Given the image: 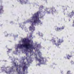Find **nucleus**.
I'll list each match as a JSON object with an SVG mask.
<instances>
[{
	"instance_id": "obj_1",
	"label": "nucleus",
	"mask_w": 74,
	"mask_h": 74,
	"mask_svg": "<svg viewBox=\"0 0 74 74\" xmlns=\"http://www.w3.org/2000/svg\"><path fill=\"white\" fill-rule=\"evenodd\" d=\"M22 41L23 43L24 44H18L16 49H18V48L22 49L23 48H25L26 49H29L31 52H32L33 49V45L32 44H30V40L24 38L23 39Z\"/></svg>"
},
{
	"instance_id": "obj_2",
	"label": "nucleus",
	"mask_w": 74,
	"mask_h": 74,
	"mask_svg": "<svg viewBox=\"0 0 74 74\" xmlns=\"http://www.w3.org/2000/svg\"><path fill=\"white\" fill-rule=\"evenodd\" d=\"M40 12H38L37 13L34 14L33 16L31 17L32 19L29 20L30 22L32 23L31 26L29 27V30L32 32H33V31L35 30V27L34 25L36 26V24L37 23L42 24V23L40 20H39V15L38 14Z\"/></svg>"
},
{
	"instance_id": "obj_3",
	"label": "nucleus",
	"mask_w": 74,
	"mask_h": 74,
	"mask_svg": "<svg viewBox=\"0 0 74 74\" xmlns=\"http://www.w3.org/2000/svg\"><path fill=\"white\" fill-rule=\"evenodd\" d=\"M40 59H38L37 58V57H35L36 59V60H37L39 62V64H44L45 63V61H46V59L45 58L42 57L41 56H39Z\"/></svg>"
},
{
	"instance_id": "obj_4",
	"label": "nucleus",
	"mask_w": 74,
	"mask_h": 74,
	"mask_svg": "<svg viewBox=\"0 0 74 74\" xmlns=\"http://www.w3.org/2000/svg\"><path fill=\"white\" fill-rule=\"evenodd\" d=\"M52 42H53V44H55L56 45H59L61 43H62V42H63V40H62V39H59V40L58 41V43H56V40H53L52 39L51 40Z\"/></svg>"
},
{
	"instance_id": "obj_5",
	"label": "nucleus",
	"mask_w": 74,
	"mask_h": 74,
	"mask_svg": "<svg viewBox=\"0 0 74 74\" xmlns=\"http://www.w3.org/2000/svg\"><path fill=\"white\" fill-rule=\"evenodd\" d=\"M26 62H24L23 63V64L25 65L23 66V70L24 74H25V69H27V66H26L27 65H28L29 64V62H28L27 64H26Z\"/></svg>"
},
{
	"instance_id": "obj_6",
	"label": "nucleus",
	"mask_w": 74,
	"mask_h": 74,
	"mask_svg": "<svg viewBox=\"0 0 74 74\" xmlns=\"http://www.w3.org/2000/svg\"><path fill=\"white\" fill-rule=\"evenodd\" d=\"M15 66H16V68H17L16 71H17L18 72V74H20V73H21V66L20 65H19V66L18 65H16V64H15ZM19 66V67L18 68V67Z\"/></svg>"
},
{
	"instance_id": "obj_7",
	"label": "nucleus",
	"mask_w": 74,
	"mask_h": 74,
	"mask_svg": "<svg viewBox=\"0 0 74 74\" xmlns=\"http://www.w3.org/2000/svg\"><path fill=\"white\" fill-rule=\"evenodd\" d=\"M64 27H65V26H62V27L61 28H59V27H57V28H56V31H57V32H59L60 30H63Z\"/></svg>"
},
{
	"instance_id": "obj_8",
	"label": "nucleus",
	"mask_w": 74,
	"mask_h": 74,
	"mask_svg": "<svg viewBox=\"0 0 74 74\" xmlns=\"http://www.w3.org/2000/svg\"><path fill=\"white\" fill-rule=\"evenodd\" d=\"M51 10H52L51 12L52 13V14H54V13H56V10L55 8L53 7H52L51 8Z\"/></svg>"
},
{
	"instance_id": "obj_9",
	"label": "nucleus",
	"mask_w": 74,
	"mask_h": 74,
	"mask_svg": "<svg viewBox=\"0 0 74 74\" xmlns=\"http://www.w3.org/2000/svg\"><path fill=\"white\" fill-rule=\"evenodd\" d=\"M4 12L3 10V6L2 5H0V13H2Z\"/></svg>"
},
{
	"instance_id": "obj_10",
	"label": "nucleus",
	"mask_w": 74,
	"mask_h": 74,
	"mask_svg": "<svg viewBox=\"0 0 74 74\" xmlns=\"http://www.w3.org/2000/svg\"><path fill=\"white\" fill-rule=\"evenodd\" d=\"M13 69H14V66H12L11 67L10 69V71H5L6 73H10L12 71H13Z\"/></svg>"
},
{
	"instance_id": "obj_11",
	"label": "nucleus",
	"mask_w": 74,
	"mask_h": 74,
	"mask_svg": "<svg viewBox=\"0 0 74 74\" xmlns=\"http://www.w3.org/2000/svg\"><path fill=\"white\" fill-rule=\"evenodd\" d=\"M72 56V55H69V54H68L67 56L66 57L68 59H70V58H71Z\"/></svg>"
},
{
	"instance_id": "obj_12",
	"label": "nucleus",
	"mask_w": 74,
	"mask_h": 74,
	"mask_svg": "<svg viewBox=\"0 0 74 74\" xmlns=\"http://www.w3.org/2000/svg\"><path fill=\"white\" fill-rule=\"evenodd\" d=\"M28 0H25V1H24V3L26 4L28 2Z\"/></svg>"
},
{
	"instance_id": "obj_13",
	"label": "nucleus",
	"mask_w": 74,
	"mask_h": 74,
	"mask_svg": "<svg viewBox=\"0 0 74 74\" xmlns=\"http://www.w3.org/2000/svg\"><path fill=\"white\" fill-rule=\"evenodd\" d=\"M48 9H47V14H49L50 13V12H49L48 11Z\"/></svg>"
},
{
	"instance_id": "obj_14",
	"label": "nucleus",
	"mask_w": 74,
	"mask_h": 74,
	"mask_svg": "<svg viewBox=\"0 0 74 74\" xmlns=\"http://www.w3.org/2000/svg\"><path fill=\"white\" fill-rule=\"evenodd\" d=\"M20 3L22 4V3H23V1H21V0H20Z\"/></svg>"
},
{
	"instance_id": "obj_15",
	"label": "nucleus",
	"mask_w": 74,
	"mask_h": 74,
	"mask_svg": "<svg viewBox=\"0 0 74 74\" xmlns=\"http://www.w3.org/2000/svg\"><path fill=\"white\" fill-rule=\"evenodd\" d=\"M67 74H70V71H68L67 72Z\"/></svg>"
},
{
	"instance_id": "obj_16",
	"label": "nucleus",
	"mask_w": 74,
	"mask_h": 74,
	"mask_svg": "<svg viewBox=\"0 0 74 74\" xmlns=\"http://www.w3.org/2000/svg\"><path fill=\"white\" fill-rule=\"evenodd\" d=\"M43 6L41 5L40 7L39 8H43Z\"/></svg>"
},
{
	"instance_id": "obj_17",
	"label": "nucleus",
	"mask_w": 74,
	"mask_h": 74,
	"mask_svg": "<svg viewBox=\"0 0 74 74\" xmlns=\"http://www.w3.org/2000/svg\"><path fill=\"white\" fill-rule=\"evenodd\" d=\"M10 50H11V49H9V51H10Z\"/></svg>"
},
{
	"instance_id": "obj_18",
	"label": "nucleus",
	"mask_w": 74,
	"mask_h": 74,
	"mask_svg": "<svg viewBox=\"0 0 74 74\" xmlns=\"http://www.w3.org/2000/svg\"><path fill=\"white\" fill-rule=\"evenodd\" d=\"M26 59H27V58H26Z\"/></svg>"
},
{
	"instance_id": "obj_19",
	"label": "nucleus",
	"mask_w": 74,
	"mask_h": 74,
	"mask_svg": "<svg viewBox=\"0 0 74 74\" xmlns=\"http://www.w3.org/2000/svg\"><path fill=\"white\" fill-rule=\"evenodd\" d=\"M26 55H27V53H26Z\"/></svg>"
},
{
	"instance_id": "obj_20",
	"label": "nucleus",
	"mask_w": 74,
	"mask_h": 74,
	"mask_svg": "<svg viewBox=\"0 0 74 74\" xmlns=\"http://www.w3.org/2000/svg\"><path fill=\"white\" fill-rule=\"evenodd\" d=\"M23 1H24V0H23Z\"/></svg>"
}]
</instances>
